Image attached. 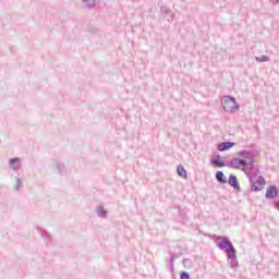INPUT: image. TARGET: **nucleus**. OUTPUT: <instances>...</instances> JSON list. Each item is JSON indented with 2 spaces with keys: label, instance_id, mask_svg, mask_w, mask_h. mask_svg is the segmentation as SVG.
Listing matches in <instances>:
<instances>
[{
  "label": "nucleus",
  "instance_id": "14",
  "mask_svg": "<svg viewBox=\"0 0 279 279\" xmlns=\"http://www.w3.org/2000/svg\"><path fill=\"white\" fill-rule=\"evenodd\" d=\"M96 213L101 219H106V217H108V211L104 208V206H98L96 208Z\"/></svg>",
  "mask_w": 279,
  "mask_h": 279
},
{
  "label": "nucleus",
  "instance_id": "8",
  "mask_svg": "<svg viewBox=\"0 0 279 279\" xmlns=\"http://www.w3.org/2000/svg\"><path fill=\"white\" fill-rule=\"evenodd\" d=\"M234 145H236V143H234V142H221L220 144H218L217 150L218 151H228L229 149H232V147H234Z\"/></svg>",
  "mask_w": 279,
  "mask_h": 279
},
{
  "label": "nucleus",
  "instance_id": "21",
  "mask_svg": "<svg viewBox=\"0 0 279 279\" xmlns=\"http://www.w3.org/2000/svg\"><path fill=\"white\" fill-rule=\"evenodd\" d=\"M181 279H191V274L186 272V271H182L180 275Z\"/></svg>",
  "mask_w": 279,
  "mask_h": 279
},
{
  "label": "nucleus",
  "instance_id": "4",
  "mask_svg": "<svg viewBox=\"0 0 279 279\" xmlns=\"http://www.w3.org/2000/svg\"><path fill=\"white\" fill-rule=\"evenodd\" d=\"M238 156H240V158H242L243 160H246V163H247V167L254 165L255 162V158H256V155L254 154V150H240L238 153Z\"/></svg>",
  "mask_w": 279,
  "mask_h": 279
},
{
  "label": "nucleus",
  "instance_id": "20",
  "mask_svg": "<svg viewBox=\"0 0 279 279\" xmlns=\"http://www.w3.org/2000/svg\"><path fill=\"white\" fill-rule=\"evenodd\" d=\"M87 8H95L96 0H83Z\"/></svg>",
  "mask_w": 279,
  "mask_h": 279
},
{
  "label": "nucleus",
  "instance_id": "22",
  "mask_svg": "<svg viewBox=\"0 0 279 279\" xmlns=\"http://www.w3.org/2000/svg\"><path fill=\"white\" fill-rule=\"evenodd\" d=\"M43 236H44L45 239H47V241H51V235H50L49 233L44 232V233H43Z\"/></svg>",
  "mask_w": 279,
  "mask_h": 279
},
{
  "label": "nucleus",
  "instance_id": "6",
  "mask_svg": "<svg viewBox=\"0 0 279 279\" xmlns=\"http://www.w3.org/2000/svg\"><path fill=\"white\" fill-rule=\"evenodd\" d=\"M244 173L248 178L250 182H254V180L258 179L260 171L258 168L254 167V165H248L244 168Z\"/></svg>",
  "mask_w": 279,
  "mask_h": 279
},
{
  "label": "nucleus",
  "instance_id": "11",
  "mask_svg": "<svg viewBox=\"0 0 279 279\" xmlns=\"http://www.w3.org/2000/svg\"><path fill=\"white\" fill-rule=\"evenodd\" d=\"M9 167H11L13 171H19V169H21V158L19 157L11 158L9 160Z\"/></svg>",
  "mask_w": 279,
  "mask_h": 279
},
{
  "label": "nucleus",
  "instance_id": "10",
  "mask_svg": "<svg viewBox=\"0 0 279 279\" xmlns=\"http://www.w3.org/2000/svg\"><path fill=\"white\" fill-rule=\"evenodd\" d=\"M160 12L161 14H165L168 17V22L171 23V21H173V17L175 16V14L173 13V11H171V9H169V7L167 5H161L160 7Z\"/></svg>",
  "mask_w": 279,
  "mask_h": 279
},
{
  "label": "nucleus",
  "instance_id": "26",
  "mask_svg": "<svg viewBox=\"0 0 279 279\" xmlns=\"http://www.w3.org/2000/svg\"><path fill=\"white\" fill-rule=\"evenodd\" d=\"M276 1V3H279V0H275Z\"/></svg>",
  "mask_w": 279,
  "mask_h": 279
},
{
  "label": "nucleus",
  "instance_id": "15",
  "mask_svg": "<svg viewBox=\"0 0 279 279\" xmlns=\"http://www.w3.org/2000/svg\"><path fill=\"white\" fill-rule=\"evenodd\" d=\"M56 167L60 175H66V167L64 166V163L57 162Z\"/></svg>",
  "mask_w": 279,
  "mask_h": 279
},
{
  "label": "nucleus",
  "instance_id": "24",
  "mask_svg": "<svg viewBox=\"0 0 279 279\" xmlns=\"http://www.w3.org/2000/svg\"><path fill=\"white\" fill-rule=\"evenodd\" d=\"M274 206L279 211V199L274 202Z\"/></svg>",
  "mask_w": 279,
  "mask_h": 279
},
{
  "label": "nucleus",
  "instance_id": "2",
  "mask_svg": "<svg viewBox=\"0 0 279 279\" xmlns=\"http://www.w3.org/2000/svg\"><path fill=\"white\" fill-rule=\"evenodd\" d=\"M221 106L225 112H230V114L239 112L240 109V106L236 104V98L233 96H223L221 99Z\"/></svg>",
  "mask_w": 279,
  "mask_h": 279
},
{
  "label": "nucleus",
  "instance_id": "7",
  "mask_svg": "<svg viewBox=\"0 0 279 279\" xmlns=\"http://www.w3.org/2000/svg\"><path fill=\"white\" fill-rule=\"evenodd\" d=\"M278 194H279L278 186L270 185L266 190L265 197L266 199H276V197H278Z\"/></svg>",
  "mask_w": 279,
  "mask_h": 279
},
{
  "label": "nucleus",
  "instance_id": "19",
  "mask_svg": "<svg viewBox=\"0 0 279 279\" xmlns=\"http://www.w3.org/2000/svg\"><path fill=\"white\" fill-rule=\"evenodd\" d=\"M21 189H23V183H21V179L16 178L14 191H21Z\"/></svg>",
  "mask_w": 279,
  "mask_h": 279
},
{
  "label": "nucleus",
  "instance_id": "5",
  "mask_svg": "<svg viewBox=\"0 0 279 279\" xmlns=\"http://www.w3.org/2000/svg\"><path fill=\"white\" fill-rule=\"evenodd\" d=\"M250 183H251L252 193H258V191H263V189L266 184V181L263 175H259L257 179L250 181Z\"/></svg>",
  "mask_w": 279,
  "mask_h": 279
},
{
  "label": "nucleus",
  "instance_id": "3",
  "mask_svg": "<svg viewBox=\"0 0 279 279\" xmlns=\"http://www.w3.org/2000/svg\"><path fill=\"white\" fill-rule=\"evenodd\" d=\"M227 167L230 169H241L242 167L243 171H245V169H247V159L234 157L227 162Z\"/></svg>",
  "mask_w": 279,
  "mask_h": 279
},
{
  "label": "nucleus",
  "instance_id": "16",
  "mask_svg": "<svg viewBox=\"0 0 279 279\" xmlns=\"http://www.w3.org/2000/svg\"><path fill=\"white\" fill-rule=\"evenodd\" d=\"M177 173L180 178H187L186 169H184L182 166H178Z\"/></svg>",
  "mask_w": 279,
  "mask_h": 279
},
{
  "label": "nucleus",
  "instance_id": "9",
  "mask_svg": "<svg viewBox=\"0 0 279 279\" xmlns=\"http://www.w3.org/2000/svg\"><path fill=\"white\" fill-rule=\"evenodd\" d=\"M228 184L234 189V191H241V185H239V179L234 174L229 175Z\"/></svg>",
  "mask_w": 279,
  "mask_h": 279
},
{
  "label": "nucleus",
  "instance_id": "13",
  "mask_svg": "<svg viewBox=\"0 0 279 279\" xmlns=\"http://www.w3.org/2000/svg\"><path fill=\"white\" fill-rule=\"evenodd\" d=\"M216 180L217 182H219V184H228V179H226V174H223V171L216 172Z\"/></svg>",
  "mask_w": 279,
  "mask_h": 279
},
{
  "label": "nucleus",
  "instance_id": "25",
  "mask_svg": "<svg viewBox=\"0 0 279 279\" xmlns=\"http://www.w3.org/2000/svg\"><path fill=\"white\" fill-rule=\"evenodd\" d=\"M170 271L173 274L175 271V268L173 266V264H170Z\"/></svg>",
  "mask_w": 279,
  "mask_h": 279
},
{
  "label": "nucleus",
  "instance_id": "1",
  "mask_svg": "<svg viewBox=\"0 0 279 279\" xmlns=\"http://www.w3.org/2000/svg\"><path fill=\"white\" fill-rule=\"evenodd\" d=\"M218 239H222V241L217 243V247L227 254V260L231 269H236L239 267V259L236 258L234 244H232L228 236H218Z\"/></svg>",
  "mask_w": 279,
  "mask_h": 279
},
{
  "label": "nucleus",
  "instance_id": "12",
  "mask_svg": "<svg viewBox=\"0 0 279 279\" xmlns=\"http://www.w3.org/2000/svg\"><path fill=\"white\" fill-rule=\"evenodd\" d=\"M211 165L214 167H218L219 169H221L222 167H228L226 161L221 160L220 155H217L215 158H211Z\"/></svg>",
  "mask_w": 279,
  "mask_h": 279
},
{
  "label": "nucleus",
  "instance_id": "17",
  "mask_svg": "<svg viewBox=\"0 0 279 279\" xmlns=\"http://www.w3.org/2000/svg\"><path fill=\"white\" fill-rule=\"evenodd\" d=\"M182 263L185 269H191L193 267V262L190 258H183Z\"/></svg>",
  "mask_w": 279,
  "mask_h": 279
},
{
  "label": "nucleus",
  "instance_id": "23",
  "mask_svg": "<svg viewBox=\"0 0 279 279\" xmlns=\"http://www.w3.org/2000/svg\"><path fill=\"white\" fill-rule=\"evenodd\" d=\"M169 263H170V265H173V263H175V254L171 255Z\"/></svg>",
  "mask_w": 279,
  "mask_h": 279
},
{
  "label": "nucleus",
  "instance_id": "18",
  "mask_svg": "<svg viewBox=\"0 0 279 279\" xmlns=\"http://www.w3.org/2000/svg\"><path fill=\"white\" fill-rule=\"evenodd\" d=\"M256 62H269V57L262 54L260 57H255Z\"/></svg>",
  "mask_w": 279,
  "mask_h": 279
}]
</instances>
